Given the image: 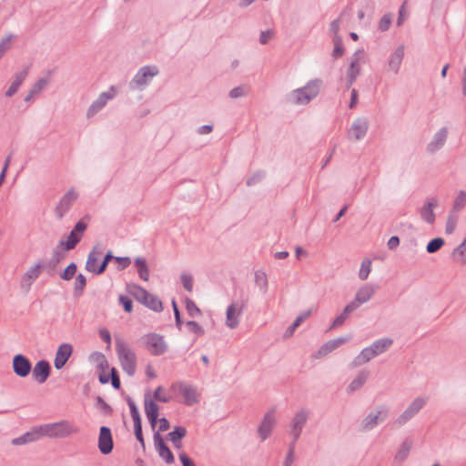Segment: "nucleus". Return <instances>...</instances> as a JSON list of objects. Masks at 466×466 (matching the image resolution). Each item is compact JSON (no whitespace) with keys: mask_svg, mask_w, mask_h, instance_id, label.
Segmentation results:
<instances>
[{"mask_svg":"<svg viewBox=\"0 0 466 466\" xmlns=\"http://www.w3.org/2000/svg\"><path fill=\"white\" fill-rule=\"evenodd\" d=\"M181 284L187 292L193 290V277L187 273H182L180 276Z\"/></svg>","mask_w":466,"mask_h":466,"instance_id":"59","label":"nucleus"},{"mask_svg":"<svg viewBox=\"0 0 466 466\" xmlns=\"http://www.w3.org/2000/svg\"><path fill=\"white\" fill-rule=\"evenodd\" d=\"M134 264L137 268L139 278L144 281H147L149 279V268L146 258L137 257L135 258Z\"/></svg>","mask_w":466,"mask_h":466,"instance_id":"35","label":"nucleus"},{"mask_svg":"<svg viewBox=\"0 0 466 466\" xmlns=\"http://www.w3.org/2000/svg\"><path fill=\"white\" fill-rule=\"evenodd\" d=\"M142 305L155 312H161L163 310L162 301L157 296H155L151 293H149V297L147 298V300Z\"/></svg>","mask_w":466,"mask_h":466,"instance_id":"37","label":"nucleus"},{"mask_svg":"<svg viewBox=\"0 0 466 466\" xmlns=\"http://www.w3.org/2000/svg\"><path fill=\"white\" fill-rule=\"evenodd\" d=\"M363 52V50H357L351 58L350 66L347 70V86L350 87L356 81L357 76L360 74V67L359 65L360 62V55Z\"/></svg>","mask_w":466,"mask_h":466,"instance_id":"24","label":"nucleus"},{"mask_svg":"<svg viewBox=\"0 0 466 466\" xmlns=\"http://www.w3.org/2000/svg\"><path fill=\"white\" fill-rule=\"evenodd\" d=\"M392 22V17L390 14H385L379 21L378 28L381 32H386L389 30Z\"/></svg>","mask_w":466,"mask_h":466,"instance_id":"55","label":"nucleus"},{"mask_svg":"<svg viewBox=\"0 0 466 466\" xmlns=\"http://www.w3.org/2000/svg\"><path fill=\"white\" fill-rule=\"evenodd\" d=\"M162 390H163L162 386L157 387V389L153 392L154 400L155 401H159V402H162V403L169 402L171 398L170 397H167V396H163L162 392H161Z\"/></svg>","mask_w":466,"mask_h":466,"instance_id":"62","label":"nucleus"},{"mask_svg":"<svg viewBox=\"0 0 466 466\" xmlns=\"http://www.w3.org/2000/svg\"><path fill=\"white\" fill-rule=\"evenodd\" d=\"M126 401L129 407L130 415L132 417L134 424L142 423L141 416L136 402L129 396L126 398Z\"/></svg>","mask_w":466,"mask_h":466,"instance_id":"41","label":"nucleus"},{"mask_svg":"<svg viewBox=\"0 0 466 466\" xmlns=\"http://www.w3.org/2000/svg\"><path fill=\"white\" fill-rule=\"evenodd\" d=\"M438 206L436 198L427 201L420 210L421 218L428 224H433L435 221V214L433 209Z\"/></svg>","mask_w":466,"mask_h":466,"instance_id":"27","label":"nucleus"},{"mask_svg":"<svg viewBox=\"0 0 466 466\" xmlns=\"http://www.w3.org/2000/svg\"><path fill=\"white\" fill-rule=\"evenodd\" d=\"M369 129V122L364 117H358L351 124V127L349 131L350 138H354L355 140L362 139Z\"/></svg>","mask_w":466,"mask_h":466,"instance_id":"19","label":"nucleus"},{"mask_svg":"<svg viewBox=\"0 0 466 466\" xmlns=\"http://www.w3.org/2000/svg\"><path fill=\"white\" fill-rule=\"evenodd\" d=\"M144 406L146 416L159 415L158 405L154 400L149 399L147 395L145 396Z\"/></svg>","mask_w":466,"mask_h":466,"instance_id":"40","label":"nucleus"},{"mask_svg":"<svg viewBox=\"0 0 466 466\" xmlns=\"http://www.w3.org/2000/svg\"><path fill=\"white\" fill-rule=\"evenodd\" d=\"M333 44L334 48L332 51V56L334 58L341 57L344 55V46L341 36H336V39H333Z\"/></svg>","mask_w":466,"mask_h":466,"instance_id":"50","label":"nucleus"},{"mask_svg":"<svg viewBox=\"0 0 466 466\" xmlns=\"http://www.w3.org/2000/svg\"><path fill=\"white\" fill-rule=\"evenodd\" d=\"M187 435V429L184 426L177 425L173 428V431L167 434V439H173L175 441H182Z\"/></svg>","mask_w":466,"mask_h":466,"instance_id":"48","label":"nucleus"},{"mask_svg":"<svg viewBox=\"0 0 466 466\" xmlns=\"http://www.w3.org/2000/svg\"><path fill=\"white\" fill-rule=\"evenodd\" d=\"M371 270V261L370 259H364L361 262L360 268L359 271V278L361 280H365L368 279Z\"/></svg>","mask_w":466,"mask_h":466,"instance_id":"51","label":"nucleus"},{"mask_svg":"<svg viewBox=\"0 0 466 466\" xmlns=\"http://www.w3.org/2000/svg\"><path fill=\"white\" fill-rule=\"evenodd\" d=\"M448 137V128L443 127L440 128L433 136L431 141L427 145V152L433 154L440 150L444 145Z\"/></svg>","mask_w":466,"mask_h":466,"instance_id":"21","label":"nucleus"},{"mask_svg":"<svg viewBox=\"0 0 466 466\" xmlns=\"http://www.w3.org/2000/svg\"><path fill=\"white\" fill-rule=\"evenodd\" d=\"M12 368L16 376L25 378L32 370V363L26 356L18 353L13 357Z\"/></svg>","mask_w":466,"mask_h":466,"instance_id":"12","label":"nucleus"},{"mask_svg":"<svg viewBox=\"0 0 466 466\" xmlns=\"http://www.w3.org/2000/svg\"><path fill=\"white\" fill-rule=\"evenodd\" d=\"M86 228L87 225L83 220L77 221L73 229L69 232L66 240L61 239L58 242V248H62L66 251L75 248L80 242L83 233Z\"/></svg>","mask_w":466,"mask_h":466,"instance_id":"4","label":"nucleus"},{"mask_svg":"<svg viewBox=\"0 0 466 466\" xmlns=\"http://www.w3.org/2000/svg\"><path fill=\"white\" fill-rule=\"evenodd\" d=\"M321 85L322 81L320 79H311L305 86L291 91L289 94V100L295 105H308L318 96Z\"/></svg>","mask_w":466,"mask_h":466,"instance_id":"1","label":"nucleus"},{"mask_svg":"<svg viewBox=\"0 0 466 466\" xmlns=\"http://www.w3.org/2000/svg\"><path fill=\"white\" fill-rule=\"evenodd\" d=\"M375 291L376 286L372 284H365L357 290L355 298L351 302L359 309L360 305L368 302L373 297Z\"/></svg>","mask_w":466,"mask_h":466,"instance_id":"20","label":"nucleus"},{"mask_svg":"<svg viewBox=\"0 0 466 466\" xmlns=\"http://www.w3.org/2000/svg\"><path fill=\"white\" fill-rule=\"evenodd\" d=\"M56 439H64L78 432V428L67 420L54 422Z\"/></svg>","mask_w":466,"mask_h":466,"instance_id":"26","label":"nucleus"},{"mask_svg":"<svg viewBox=\"0 0 466 466\" xmlns=\"http://www.w3.org/2000/svg\"><path fill=\"white\" fill-rule=\"evenodd\" d=\"M115 96V87L114 86H111L110 88L106 91L102 92L98 97L92 102V104L89 106L86 111V117L90 118L96 115L99 111H101L106 105L107 104L108 100L113 99Z\"/></svg>","mask_w":466,"mask_h":466,"instance_id":"11","label":"nucleus"},{"mask_svg":"<svg viewBox=\"0 0 466 466\" xmlns=\"http://www.w3.org/2000/svg\"><path fill=\"white\" fill-rule=\"evenodd\" d=\"M274 412V410L266 412L258 428V433L261 441H266L273 431V428L276 424Z\"/></svg>","mask_w":466,"mask_h":466,"instance_id":"15","label":"nucleus"},{"mask_svg":"<svg viewBox=\"0 0 466 466\" xmlns=\"http://www.w3.org/2000/svg\"><path fill=\"white\" fill-rule=\"evenodd\" d=\"M118 301L126 312L130 313L133 310V301L128 296L120 295Z\"/></svg>","mask_w":466,"mask_h":466,"instance_id":"60","label":"nucleus"},{"mask_svg":"<svg viewBox=\"0 0 466 466\" xmlns=\"http://www.w3.org/2000/svg\"><path fill=\"white\" fill-rule=\"evenodd\" d=\"M99 451L103 455H107L112 452L114 448V441L112 437L111 429L107 426H101L99 429L98 443Z\"/></svg>","mask_w":466,"mask_h":466,"instance_id":"13","label":"nucleus"},{"mask_svg":"<svg viewBox=\"0 0 466 466\" xmlns=\"http://www.w3.org/2000/svg\"><path fill=\"white\" fill-rule=\"evenodd\" d=\"M370 376V371L366 370H360L357 377L347 387V392L351 394L360 390L367 381Z\"/></svg>","mask_w":466,"mask_h":466,"instance_id":"30","label":"nucleus"},{"mask_svg":"<svg viewBox=\"0 0 466 466\" xmlns=\"http://www.w3.org/2000/svg\"><path fill=\"white\" fill-rule=\"evenodd\" d=\"M116 352L122 370L133 377L137 370V354L130 346L120 338L116 339Z\"/></svg>","mask_w":466,"mask_h":466,"instance_id":"2","label":"nucleus"},{"mask_svg":"<svg viewBox=\"0 0 466 466\" xmlns=\"http://www.w3.org/2000/svg\"><path fill=\"white\" fill-rule=\"evenodd\" d=\"M172 390H178L179 393L184 397V403L187 406H192L199 401L197 388L179 381L173 383L170 388Z\"/></svg>","mask_w":466,"mask_h":466,"instance_id":"8","label":"nucleus"},{"mask_svg":"<svg viewBox=\"0 0 466 466\" xmlns=\"http://www.w3.org/2000/svg\"><path fill=\"white\" fill-rule=\"evenodd\" d=\"M389 409L385 405L379 406L376 411L370 412L361 421L360 427L363 431L373 430L380 421L387 419Z\"/></svg>","mask_w":466,"mask_h":466,"instance_id":"6","label":"nucleus"},{"mask_svg":"<svg viewBox=\"0 0 466 466\" xmlns=\"http://www.w3.org/2000/svg\"><path fill=\"white\" fill-rule=\"evenodd\" d=\"M349 340L348 338H336L325 342L316 352L312 354L314 359H320Z\"/></svg>","mask_w":466,"mask_h":466,"instance_id":"22","label":"nucleus"},{"mask_svg":"<svg viewBox=\"0 0 466 466\" xmlns=\"http://www.w3.org/2000/svg\"><path fill=\"white\" fill-rule=\"evenodd\" d=\"M185 306L189 317L196 318L201 315V310L191 299H185Z\"/></svg>","mask_w":466,"mask_h":466,"instance_id":"46","label":"nucleus"},{"mask_svg":"<svg viewBox=\"0 0 466 466\" xmlns=\"http://www.w3.org/2000/svg\"><path fill=\"white\" fill-rule=\"evenodd\" d=\"M393 343V340L389 338H382L376 339L370 346L376 356L385 352Z\"/></svg>","mask_w":466,"mask_h":466,"instance_id":"34","label":"nucleus"},{"mask_svg":"<svg viewBox=\"0 0 466 466\" xmlns=\"http://www.w3.org/2000/svg\"><path fill=\"white\" fill-rule=\"evenodd\" d=\"M127 291L141 304L149 297V292L146 289L135 283L127 284Z\"/></svg>","mask_w":466,"mask_h":466,"instance_id":"29","label":"nucleus"},{"mask_svg":"<svg viewBox=\"0 0 466 466\" xmlns=\"http://www.w3.org/2000/svg\"><path fill=\"white\" fill-rule=\"evenodd\" d=\"M444 244H445V241L442 238H440V237L434 238L428 242V244L426 246V251L429 254L435 253L438 250H440L443 247Z\"/></svg>","mask_w":466,"mask_h":466,"instance_id":"44","label":"nucleus"},{"mask_svg":"<svg viewBox=\"0 0 466 466\" xmlns=\"http://www.w3.org/2000/svg\"><path fill=\"white\" fill-rule=\"evenodd\" d=\"M255 283L258 287L262 294H266L268 288V281L267 275L262 270H257L255 272Z\"/></svg>","mask_w":466,"mask_h":466,"instance_id":"38","label":"nucleus"},{"mask_svg":"<svg viewBox=\"0 0 466 466\" xmlns=\"http://www.w3.org/2000/svg\"><path fill=\"white\" fill-rule=\"evenodd\" d=\"M35 429L37 432L38 439H40L41 437H44V436L56 439V431H55L54 422L43 424Z\"/></svg>","mask_w":466,"mask_h":466,"instance_id":"39","label":"nucleus"},{"mask_svg":"<svg viewBox=\"0 0 466 466\" xmlns=\"http://www.w3.org/2000/svg\"><path fill=\"white\" fill-rule=\"evenodd\" d=\"M38 440L39 439L37 436V432H36L35 429L34 428L32 431H27L17 438H15L12 441V443L14 445H23V444H26L29 442L36 441Z\"/></svg>","mask_w":466,"mask_h":466,"instance_id":"36","label":"nucleus"},{"mask_svg":"<svg viewBox=\"0 0 466 466\" xmlns=\"http://www.w3.org/2000/svg\"><path fill=\"white\" fill-rule=\"evenodd\" d=\"M65 251L62 248H58V245L53 250L52 257L47 264V266L51 267V269H54L56 266L65 258Z\"/></svg>","mask_w":466,"mask_h":466,"instance_id":"45","label":"nucleus"},{"mask_svg":"<svg viewBox=\"0 0 466 466\" xmlns=\"http://www.w3.org/2000/svg\"><path fill=\"white\" fill-rule=\"evenodd\" d=\"M374 357H376V355L372 351L371 348L370 346L366 347L360 352V354L357 357L354 358L351 365L353 367L360 366L362 364L369 362Z\"/></svg>","mask_w":466,"mask_h":466,"instance_id":"32","label":"nucleus"},{"mask_svg":"<svg viewBox=\"0 0 466 466\" xmlns=\"http://www.w3.org/2000/svg\"><path fill=\"white\" fill-rule=\"evenodd\" d=\"M86 285V279L82 273H78L74 283V295L76 297L82 296L84 289Z\"/></svg>","mask_w":466,"mask_h":466,"instance_id":"42","label":"nucleus"},{"mask_svg":"<svg viewBox=\"0 0 466 466\" xmlns=\"http://www.w3.org/2000/svg\"><path fill=\"white\" fill-rule=\"evenodd\" d=\"M405 48L403 45L399 46L390 56L388 60V68L395 75L399 74L400 68L404 58Z\"/></svg>","mask_w":466,"mask_h":466,"instance_id":"23","label":"nucleus"},{"mask_svg":"<svg viewBox=\"0 0 466 466\" xmlns=\"http://www.w3.org/2000/svg\"><path fill=\"white\" fill-rule=\"evenodd\" d=\"M412 447V441L410 439H406L400 444L395 457L394 461L401 463L403 462L409 456L410 449Z\"/></svg>","mask_w":466,"mask_h":466,"instance_id":"33","label":"nucleus"},{"mask_svg":"<svg viewBox=\"0 0 466 466\" xmlns=\"http://www.w3.org/2000/svg\"><path fill=\"white\" fill-rule=\"evenodd\" d=\"M96 406L101 410L103 414L105 415H111L113 413L112 407L106 402V400L101 397L97 396L96 398Z\"/></svg>","mask_w":466,"mask_h":466,"instance_id":"53","label":"nucleus"},{"mask_svg":"<svg viewBox=\"0 0 466 466\" xmlns=\"http://www.w3.org/2000/svg\"><path fill=\"white\" fill-rule=\"evenodd\" d=\"M103 254V247L101 245H95L87 256L86 262V270L99 275L97 271L98 257Z\"/></svg>","mask_w":466,"mask_h":466,"instance_id":"25","label":"nucleus"},{"mask_svg":"<svg viewBox=\"0 0 466 466\" xmlns=\"http://www.w3.org/2000/svg\"><path fill=\"white\" fill-rule=\"evenodd\" d=\"M78 194L74 188H70L59 200L55 208L57 219L61 220L69 211L73 203L77 199Z\"/></svg>","mask_w":466,"mask_h":466,"instance_id":"10","label":"nucleus"},{"mask_svg":"<svg viewBox=\"0 0 466 466\" xmlns=\"http://www.w3.org/2000/svg\"><path fill=\"white\" fill-rule=\"evenodd\" d=\"M43 267L41 262L36 263L35 266L31 267L24 275V280H28V285L30 286L32 282L36 279L40 275V268Z\"/></svg>","mask_w":466,"mask_h":466,"instance_id":"43","label":"nucleus"},{"mask_svg":"<svg viewBox=\"0 0 466 466\" xmlns=\"http://www.w3.org/2000/svg\"><path fill=\"white\" fill-rule=\"evenodd\" d=\"M308 419L309 411L306 409L299 410L292 418L289 433L291 436H295V440L299 439Z\"/></svg>","mask_w":466,"mask_h":466,"instance_id":"14","label":"nucleus"},{"mask_svg":"<svg viewBox=\"0 0 466 466\" xmlns=\"http://www.w3.org/2000/svg\"><path fill=\"white\" fill-rule=\"evenodd\" d=\"M247 95H248V88L243 86H236L228 92V96L233 99L244 97Z\"/></svg>","mask_w":466,"mask_h":466,"instance_id":"54","label":"nucleus"},{"mask_svg":"<svg viewBox=\"0 0 466 466\" xmlns=\"http://www.w3.org/2000/svg\"><path fill=\"white\" fill-rule=\"evenodd\" d=\"M153 441L158 455L166 461V463H173L175 461L174 454L172 453L169 447L166 444L158 431L154 432Z\"/></svg>","mask_w":466,"mask_h":466,"instance_id":"16","label":"nucleus"},{"mask_svg":"<svg viewBox=\"0 0 466 466\" xmlns=\"http://www.w3.org/2000/svg\"><path fill=\"white\" fill-rule=\"evenodd\" d=\"M187 327L189 329V330L196 334L197 336H203L205 334V330L202 326H200L197 321L195 320H187L186 322Z\"/></svg>","mask_w":466,"mask_h":466,"instance_id":"58","label":"nucleus"},{"mask_svg":"<svg viewBox=\"0 0 466 466\" xmlns=\"http://www.w3.org/2000/svg\"><path fill=\"white\" fill-rule=\"evenodd\" d=\"M73 353V346L69 343H62L55 356L54 366L56 370H61L65 367L69 358Z\"/></svg>","mask_w":466,"mask_h":466,"instance_id":"18","label":"nucleus"},{"mask_svg":"<svg viewBox=\"0 0 466 466\" xmlns=\"http://www.w3.org/2000/svg\"><path fill=\"white\" fill-rule=\"evenodd\" d=\"M77 270V266L75 262H71L67 267L60 273V278L63 280L68 281L73 279Z\"/></svg>","mask_w":466,"mask_h":466,"instance_id":"47","label":"nucleus"},{"mask_svg":"<svg viewBox=\"0 0 466 466\" xmlns=\"http://www.w3.org/2000/svg\"><path fill=\"white\" fill-rule=\"evenodd\" d=\"M456 224H457L456 216L449 215V217L447 218V222H446L445 232L447 234H451L456 228Z\"/></svg>","mask_w":466,"mask_h":466,"instance_id":"64","label":"nucleus"},{"mask_svg":"<svg viewBox=\"0 0 466 466\" xmlns=\"http://www.w3.org/2000/svg\"><path fill=\"white\" fill-rule=\"evenodd\" d=\"M159 70L157 66H144L138 69L134 77L130 80L128 87L130 90H143L150 83L151 79L157 76Z\"/></svg>","mask_w":466,"mask_h":466,"instance_id":"3","label":"nucleus"},{"mask_svg":"<svg viewBox=\"0 0 466 466\" xmlns=\"http://www.w3.org/2000/svg\"><path fill=\"white\" fill-rule=\"evenodd\" d=\"M266 176L265 171L258 170L250 177L247 179V186L251 187L259 183Z\"/></svg>","mask_w":466,"mask_h":466,"instance_id":"56","label":"nucleus"},{"mask_svg":"<svg viewBox=\"0 0 466 466\" xmlns=\"http://www.w3.org/2000/svg\"><path fill=\"white\" fill-rule=\"evenodd\" d=\"M358 308L351 301L345 306L342 312L338 315L333 320L330 329H335L340 327L344 324L346 319L349 318L350 314L356 310Z\"/></svg>","mask_w":466,"mask_h":466,"instance_id":"31","label":"nucleus"},{"mask_svg":"<svg viewBox=\"0 0 466 466\" xmlns=\"http://www.w3.org/2000/svg\"><path fill=\"white\" fill-rule=\"evenodd\" d=\"M426 400L422 397H417L408 406V408L396 419L395 424L399 427L403 426L410 420L425 406Z\"/></svg>","mask_w":466,"mask_h":466,"instance_id":"7","label":"nucleus"},{"mask_svg":"<svg viewBox=\"0 0 466 466\" xmlns=\"http://www.w3.org/2000/svg\"><path fill=\"white\" fill-rule=\"evenodd\" d=\"M466 204V191L461 190L453 202L452 209L455 212L461 210Z\"/></svg>","mask_w":466,"mask_h":466,"instance_id":"49","label":"nucleus"},{"mask_svg":"<svg viewBox=\"0 0 466 466\" xmlns=\"http://www.w3.org/2000/svg\"><path fill=\"white\" fill-rule=\"evenodd\" d=\"M143 340L145 348L153 356H160L167 350V344L162 335L155 332L148 333L143 337Z\"/></svg>","mask_w":466,"mask_h":466,"instance_id":"5","label":"nucleus"},{"mask_svg":"<svg viewBox=\"0 0 466 466\" xmlns=\"http://www.w3.org/2000/svg\"><path fill=\"white\" fill-rule=\"evenodd\" d=\"M247 306V301L242 300L240 303L234 301L229 304L226 310V324L230 329H235L238 326L239 316Z\"/></svg>","mask_w":466,"mask_h":466,"instance_id":"9","label":"nucleus"},{"mask_svg":"<svg viewBox=\"0 0 466 466\" xmlns=\"http://www.w3.org/2000/svg\"><path fill=\"white\" fill-rule=\"evenodd\" d=\"M29 66H25L22 71L18 72L15 76V79L11 83L8 89L5 91V96L11 97L13 96L25 79L28 75Z\"/></svg>","mask_w":466,"mask_h":466,"instance_id":"28","label":"nucleus"},{"mask_svg":"<svg viewBox=\"0 0 466 466\" xmlns=\"http://www.w3.org/2000/svg\"><path fill=\"white\" fill-rule=\"evenodd\" d=\"M134 434L137 441L141 444L142 448L145 450L146 446L142 431V423L134 424Z\"/></svg>","mask_w":466,"mask_h":466,"instance_id":"63","label":"nucleus"},{"mask_svg":"<svg viewBox=\"0 0 466 466\" xmlns=\"http://www.w3.org/2000/svg\"><path fill=\"white\" fill-rule=\"evenodd\" d=\"M32 377L39 384L45 383L51 373V365L46 360H38L34 368L32 367Z\"/></svg>","mask_w":466,"mask_h":466,"instance_id":"17","label":"nucleus"},{"mask_svg":"<svg viewBox=\"0 0 466 466\" xmlns=\"http://www.w3.org/2000/svg\"><path fill=\"white\" fill-rule=\"evenodd\" d=\"M111 260H115V256L113 255V252L111 250H108L105 254L101 263L97 267L98 274L101 275L106 270V268Z\"/></svg>","mask_w":466,"mask_h":466,"instance_id":"52","label":"nucleus"},{"mask_svg":"<svg viewBox=\"0 0 466 466\" xmlns=\"http://www.w3.org/2000/svg\"><path fill=\"white\" fill-rule=\"evenodd\" d=\"M109 381L115 390H119L121 387L120 378L116 368H111L109 374Z\"/></svg>","mask_w":466,"mask_h":466,"instance_id":"61","label":"nucleus"},{"mask_svg":"<svg viewBox=\"0 0 466 466\" xmlns=\"http://www.w3.org/2000/svg\"><path fill=\"white\" fill-rule=\"evenodd\" d=\"M15 36L13 34H7L5 37H3L0 41V58L5 55V53L10 48V41L14 39Z\"/></svg>","mask_w":466,"mask_h":466,"instance_id":"57","label":"nucleus"}]
</instances>
